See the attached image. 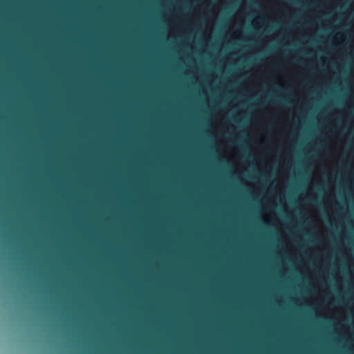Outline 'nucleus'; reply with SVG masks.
<instances>
[{"instance_id":"nucleus-2","label":"nucleus","mask_w":354,"mask_h":354,"mask_svg":"<svg viewBox=\"0 0 354 354\" xmlns=\"http://www.w3.org/2000/svg\"><path fill=\"white\" fill-rule=\"evenodd\" d=\"M294 246L296 245H156V274L158 273V256L159 252L164 248H284Z\"/></svg>"},{"instance_id":"nucleus-4","label":"nucleus","mask_w":354,"mask_h":354,"mask_svg":"<svg viewBox=\"0 0 354 354\" xmlns=\"http://www.w3.org/2000/svg\"><path fill=\"white\" fill-rule=\"evenodd\" d=\"M266 223L265 222H263V226H264V225H266Z\"/></svg>"},{"instance_id":"nucleus-1","label":"nucleus","mask_w":354,"mask_h":354,"mask_svg":"<svg viewBox=\"0 0 354 354\" xmlns=\"http://www.w3.org/2000/svg\"><path fill=\"white\" fill-rule=\"evenodd\" d=\"M144 248L149 252V354H155V245H15V248Z\"/></svg>"},{"instance_id":"nucleus-3","label":"nucleus","mask_w":354,"mask_h":354,"mask_svg":"<svg viewBox=\"0 0 354 354\" xmlns=\"http://www.w3.org/2000/svg\"><path fill=\"white\" fill-rule=\"evenodd\" d=\"M127 225L132 231L138 230L140 227V218L139 215L136 213H133L128 218Z\"/></svg>"}]
</instances>
